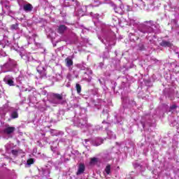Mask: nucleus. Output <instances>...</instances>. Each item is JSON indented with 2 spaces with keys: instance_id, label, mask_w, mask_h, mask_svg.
Here are the masks:
<instances>
[{
  "instance_id": "nucleus-10",
  "label": "nucleus",
  "mask_w": 179,
  "mask_h": 179,
  "mask_svg": "<svg viewBox=\"0 0 179 179\" xmlns=\"http://www.w3.org/2000/svg\"><path fill=\"white\" fill-rule=\"evenodd\" d=\"M66 66H72L73 65V62L69 57L66 58L65 59Z\"/></svg>"
},
{
  "instance_id": "nucleus-8",
  "label": "nucleus",
  "mask_w": 179,
  "mask_h": 179,
  "mask_svg": "<svg viewBox=\"0 0 179 179\" xmlns=\"http://www.w3.org/2000/svg\"><path fill=\"white\" fill-rule=\"evenodd\" d=\"M23 10L25 12H31L33 10V5L30 3H27L23 6Z\"/></svg>"
},
{
  "instance_id": "nucleus-18",
  "label": "nucleus",
  "mask_w": 179,
  "mask_h": 179,
  "mask_svg": "<svg viewBox=\"0 0 179 179\" xmlns=\"http://www.w3.org/2000/svg\"><path fill=\"white\" fill-rule=\"evenodd\" d=\"M11 153L14 155H17V150H12Z\"/></svg>"
},
{
  "instance_id": "nucleus-1",
  "label": "nucleus",
  "mask_w": 179,
  "mask_h": 179,
  "mask_svg": "<svg viewBox=\"0 0 179 179\" xmlns=\"http://www.w3.org/2000/svg\"><path fill=\"white\" fill-rule=\"evenodd\" d=\"M15 66H16L15 61L9 59L8 62L1 66V72L3 73L10 72V71H12V68H15Z\"/></svg>"
},
{
  "instance_id": "nucleus-17",
  "label": "nucleus",
  "mask_w": 179,
  "mask_h": 179,
  "mask_svg": "<svg viewBox=\"0 0 179 179\" xmlns=\"http://www.w3.org/2000/svg\"><path fill=\"white\" fill-rule=\"evenodd\" d=\"M176 108H177L176 105H172L171 106H170L169 111H173V110H176Z\"/></svg>"
},
{
  "instance_id": "nucleus-9",
  "label": "nucleus",
  "mask_w": 179,
  "mask_h": 179,
  "mask_svg": "<svg viewBox=\"0 0 179 179\" xmlns=\"http://www.w3.org/2000/svg\"><path fill=\"white\" fill-rule=\"evenodd\" d=\"M161 47H171L172 44L169 41H162V43H159Z\"/></svg>"
},
{
  "instance_id": "nucleus-2",
  "label": "nucleus",
  "mask_w": 179,
  "mask_h": 179,
  "mask_svg": "<svg viewBox=\"0 0 179 179\" xmlns=\"http://www.w3.org/2000/svg\"><path fill=\"white\" fill-rule=\"evenodd\" d=\"M52 97L53 100H58V101L60 102H55V104H64V103H66V100H64V96H62V94H55L53 93L52 94Z\"/></svg>"
},
{
  "instance_id": "nucleus-12",
  "label": "nucleus",
  "mask_w": 179,
  "mask_h": 179,
  "mask_svg": "<svg viewBox=\"0 0 179 179\" xmlns=\"http://www.w3.org/2000/svg\"><path fill=\"white\" fill-rule=\"evenodd\" d=\"M10 29L11 30H17L19 29V24L15 23L12 24Z\"/></svg>"
},
{
  "instance_id": "nucleus-16",
  "label": "nucleus",
  "mask_w": 179,
  "mask_h": 179,
  "mask_svg": "<svg viewBox=\"0 0 179 179\" xmlns=\"http://www.w3.org/2000/svg\"><path fill=\"white\" fill-rule=\"evenodd\" d=\"M17 117H19V115H17V113H13L11 114V118L13 119L17 118Z\"/></svg>"
},
{
  "instance_id": "nucleus-11",
  "label": "nucleus",
  "mask_w": 179,
  "mask_h": 179,
  "mask_svg": "<svg viewBox=\"0 0 179 179\" xmlns=\"http://www.w3.org/2000/svg\"><path fill=\"white\" fill-rule=\"evenodd\" d=\"M105 171L106 173V174L109 175L110 173H111V165L110 164H108L105 169Z\"/></svg>"
},
{
  "instance_id": "nucleus-7",
  "label": "nucleus",
  "mask_w": 179,
  "mask_h": 179,
  "mask_svg": "<svg viewBox=\"0 0 179 179\" xmlns=\"http://www.w3.org/2000/svg\"><path fill=\"white\" fill-rule=\"evenodd\" d=\"M37 72L41 75V78H44L47 76V73H45V69L44 67H41V66H38Z\"/></svg>"
},
{
  "instance_id": "nucleus-14",
  "label": "nucleus",
  "mask_w": 179,
  "mask_h": 179,
  "mask_svg": "<svg viewBox=\"0 0 179 179\" xmlns=\"http://www.w3.org/2000/svg\"><path fill=\"white\" fill-rule=\"evenodd\" d=\"M27 163L29 166L31 165V164H34V159L33 158H31V159H29L27 161Z\"/></svg>"
},
{
  "instance_id": "nucleus-19",
  "label": "nucleus",
  "mask_w": 179,
  "mask_h": 179,
  "mask_svg": "<svg viewBox=\"0 0 179 179\" xmlns=\"http://www.w3.org/2000/svg\"><path fill=\"white\" fill-rule=\"evenodd\" d=\"M144 23H145V24H146V23H150V26H153V21H148V22L146 21Z\"/></svg>"
},
{
  "instance_id": "nucleus-15",
  "label": "nucleus",
  "mask_w": 179,
  "mask_h": 179,
  "mask_svg": "<svg viewBox=\"0 0 179 179\" xmlns=\"http://www.w3.org/2000/svg\"><path fill=\"white\" fill-rule=\"evenodd\" d=\"M97 162H99L97 158H96V157L91 158V160H90L91 164H93V163H97Z\"/></svg>"
},
{
  "instance_id": "nucleus-5",
  "label": "nucleus",
  "mask_w": 179,
  "mask_h": 179,
  "mask_svg": "<svg viewBox=\"0 0 179 179\" xmlns=\"http://www.w3.org/2000/svg\"><path fill=\"white\" fill-rule=\"evenodd\" d=\"M66 30H68V27L64 24H60L57 27V31L59 33V34H64Z\"/></svg>"
},
{
  "instance_id": "nucleus-3",
  "label": "nucleus",
  "mask_w": 179,
  "mask_h": 179,
  "mask_svg": "<svg viewBox=\"0 0 179 179\" xmlns=\"http://www.w3.org/2000/svg\"><path fill=\"white\" fill-rule=\"evenodd\" d=\"M15 131H16V128H15V127L8 126L3 130V134H6V135H10L13 134Z\"/></svg>"
},
{
  "instance_id": "nucleus-6",
  "label": "nucleus",
  "mask_w": 179,
  "mask_h": 179,
  "mask_svg": "<svg viewBox=\"0 0 179 179\" xmlns=\"http://www.w3.org/2000/svg\"><path fill=\"white\" fill-rule=\"evenodd\" d=\"M85 164H80L78 166V171L76 172V176H80V174H83L85 170Z\"/></svg>"
},
{
  "instance_id": "nucleus-4",
  "label": "nucleus",
  "mask_w": 179,
  "mask_h": 179,
  "mask_svg": "<svg viewBox=\"0 0 179 179\" xmlns=\"http://www.w3.org/2000/svg\"><path fill=\"white\" fill-rule=\"evenodd\" d=\"M3 82L8 85V86H15V82L13 81V78H10L9 76H6L3 78Z\"/></svg>"
},
{
  "instance_id": "nucleus-13",
  "label": "nucleus",
  "mask_w": 179,
  "mask_h": 179,
  "mask_svg": "<svg viewBox=\"0 0 179 179\" xmlns=\"http://www.w3.org/2000/svg\"><path fill=\"white\" fill-rule=\"evenodd\" d=\"M76 89L77 90V92L79 94L82 92V87L79 84L76 85Z\"/></svg>"
}]
</instances>
